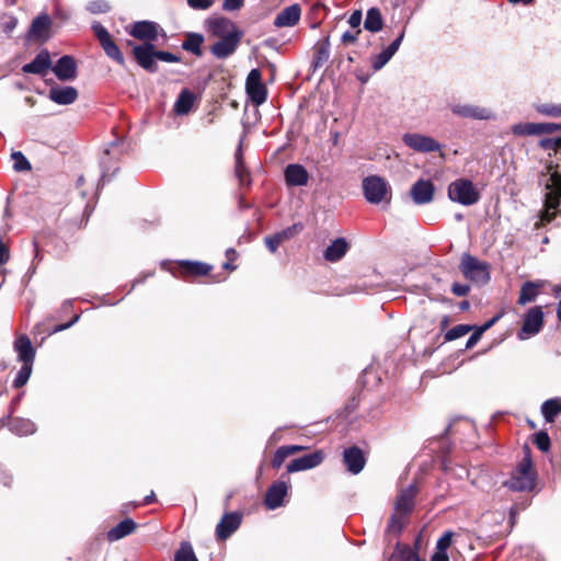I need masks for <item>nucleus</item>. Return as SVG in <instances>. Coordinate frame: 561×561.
<instances>
[{
	"label": "nucleus",
	"mask_w": 561,
	"mask_h": 561,
	"mask_svg": "<svg viewBox=\"0 0 561 561\" xmlns=\"http://www.w3.org/2000/svg\"><path fill=\"white\" fill-rule=\"evenodd\" d=\"M417 494L416 485L410 484L400 491L394 503V514L390 517L388 530L391 533H400L403 528V517L409 515L414 508V499Z\"/></svg>",
	"instance_id": "3"
},
{
	"label": "nucleus",
	"mask_w": 561,
	"mask_h": 561,
	"mask_svg": "<svg viewBox=\"0 0 561 561\" xmlns=\"http://www.w3.org/2000/svg\"><path fill=\"white\" fill-rule=\"evenodd\" d=\"M133 54L140 67L149 72L157 71V50H154V46L151 43H145L142 45L134 46Z\"/></svg>",
	"instance_id": "13"
},
{
	"label": "nucleus",
	"mask_w": 561,
	"mask_h": 561,
	"mask_svg": "<svg viewBox=\"0 0 561 561\" xmlns=\"http://www.w3.org/2000/svg\"><path fill=\"white\" fill-rule=\"evenodd\" d=\"M174 561H198L190 542H182L174 554Z\"/></svg>",
	"instance_id": "42"
},
{
	"label": "nucleus",
	"mask_w": 561,
	"mask_h": 561,
	"mask_svg": "<svg viewBox=\"0 0 561 561\" xmlns=\"http://www.w3.org/2000/svg\"><path fill=\"white\" fill-rule=\"evenodd\" d=\"M404 38V30L399 34V36L382 51L377 54L371 61V67L374 70H380L387 62L392 58V56L398 51L402 41Z\"/></svg>",
	"instance_id": "26"
},
{
	"label": "nucleus",
	"mask_w": 561,
	"mask_h": 561,
	"mask_svg": "<svg viewBox=\"0 0 561 561\" xmlns=\"http://www.w3.org/2000/svg\"><path fill=\"white\" fill-rule=\"evenodd\" d=\"M49 99L56 104L69 105L78 99V91L73 87H53L49 90Z\"/></svg>",
	"instance_id": "28"
},
{
	"label": "nucleus",
	"mask_w": 561,
	"mask_h": 561,
	"mask_svg": "<svg viewBox=\"0 0 561 561\" xmlns=\"http://www.w3.org/2000/svg\"><path fill=\"white\" fill-rule=\"evenodd\" d=\"M92 30L106 56L116 61L117 64H119L121 66H124L125 58L123 56V53L121 51L116 43L113 41L108 31L101 23L98 22L92 24Z\"/></svg>",
	"instance_id": "7"
},
{
	"label": "nucleus",
	"mask_w": 561,
	"mask_h": 561,
	"mask_svg": "<svg viewBox=\"0 0 561 561\" xmlns=\"http://www.w3.org/2000/svg\"><path fill=\"white\" fill-rule=\"evenodd\" d=\"M284 176L288 186H304L309 180L308 171L298 163L288 164L285 168Z\"/></svg>",
	"instance_id": "24"
},
{
	"label": "nucleus",
	"mask_w": 561,
	"mask_h": 561,
	"mask_svg": "<svg viewBox=\"0 0 561 561\" xmlns=\"http://www.w3.org/2000/svg\"><path fill=\"white\" fill-rule=\"evenodd\" d=\"M540 182L545 186V208L540 215V222L546 225L551 222L558 213L561 201V174L553 165L549 164L547 173L542 174Z\"/></svg>",
	"instance_id": "1"
},
{
	"label": "nucleus",
	"mask_w": 561,
	"mask_h": 561,
	"mask_svg": "<svg viewBox=\"0 0 561 561\" xmlns=\"http://www.w3.org/2000/svg\"><path fill=\"white\" fill-rule=\"evenodd\" d=\"M13 350L19 362L22 364H34L36 352L27 335L18 336L13 343Z\"/></svg>",
	"instance_id": "22"
},
{
	"label": "nucleus",
	"mask_w": 561,
	"mask_h": 561,
	"mask_svg": "<svg viewBox=\"0 0 561 561\" xmlns=\"http://www.w3.org/2000/svg\"><path fill=\"white\" fill-rule=\"evenodd\" d=\"M543 325V311L541 307L530 308L525 314L523 325L517 333L519 340H527L538 334Z\"/></svg>",
	"instance_id": "8"
},
{
	"label": "nucleus",
	"mask_w": 561,
	"mask_h": 561,
	"mask_svg": "<svg viewBox=\"0 0 561 561\" xmlns=\"http://www.w3.org/2000/svg\"><path fill=\"white\" fill-rule=\"evenodd\" d=\"M304 229V226L301 222H296L278 232H275L274 234L267 236L264 239L265 245L268 249L270 252L275 253L278 249V247L287 240H290L296 234L301 232Z\"/></svg>",
	"instance_id": "16"
},
{
	"label": "nucleus",
	"mask_w": 561,
	"mask_h": 561,
	"mask_svg": "<svg viewBox=\"0 0 561 561\" xmlns=\"http://www.w3.org/2000/svg\"><path fill=\"white\" fill-rule=\"evenodd\" d=\"M157 59L165 62H180L181 58L172 53L157 50Z\"/></svg>",
	"instance_id": "57"
},
{
	"label": "nucleus",
	"mask_w": 561,
	"mask_h": 561,
	"mask_svg": "<svg viewBox=\"0 0 561 561\" xmlns=\"http://www.w3.org/2000/svg\"><path fill=\"white\" fill-rule=\"evenodd\" d=\"M304 449H306V447L300 445H285L278 447L271 461L272 467L274 469H279L286 458Z\"/></svg>",
	"instance_id": "32"
},
{
	"label": "nucleus",
	"mask_w": 561,
	"mask_h": 561,
	"mask_svg": "<svg viewBox=\"0 0 561 561\" xmlns=\"http://www.w3.org/2000/svg\"><path fill=\"white\" fill-rule=\"evenodd\" d=\"M528 503L524 504L522 507H518L517 504H514L510 510V523L511 525H514L516 522L517 514L520 510H524Z\"/></svg>",
	"instance_id": "61"
},
{
	"label": "nucleus",
	"mask_w": 561,
	"mask_h": 561,
	"mask_svg": "<svg viewBox=\"0 0 561 561\" xmlns=\"http://www.w3.org/2000/svg\"><path fill=\"white\" fill-rule=\"evenodd\" d=\"M383 27V19L378 8L373 7L367 10L364 21V28L371 33H377Z\"/></svg>",
	"instance_id": "33"
},
{
	"label": "nucleus",
	"mask_w": 561,
	"mask_h": 561,
	"mask_svg": "<svg viewBox=\"0 0 561 561\" xmlns=\"http://www.w3.org/2000/svg\"><path fill=\"white\" fill-rule=\"evenodd\" d=\"M489 268L490 266L486 262L479 261L468 252L461 255L459 270L467 279L476 284L484 285L490 280Z\"/></svg>",
	"instance_id": "5"
},
{
	"label": "nucleus",
	"mask_w": 561,
	"mask_h": 561,
	"mask_svg": "<svg viewBox=\"0 0 561 561\" xmlns=\"http://www.w3.org/2000/svg\"><path fill=\"white\" fill-rule=\"evenodd\" d=\"M209 31L214 36L225 37L230 33H242L236 24L227 18H214L208 20Z\"/></svg>",
	"instance_id": "27"
},
{
	"label": "nucleus",
	"mask_w": 561,
	"mask_h": 561,
	"mask_svg": "<svg viewBox=\"0 0 561 561\" xmlns=\"http://www.w3.org/2000/svg\"><path fill=\"white\" fill-rule=\"evenodd\" d=\"M87 10L92 14H101L108 12L111 7L105 0H92L87 4Z\"/></svg>",
	"instance_id": "48"
},
{
	"label": "nucleus",
	"mask_w": 561,
	"mask_h": 561,
	"mask_svg": "<svg viewBox=\"0 0 561 561\" xmlns=\"http://www.w3.org/2000/svg\"><path fill=\"white\" fill-rule=\"evenodd\" d=\"M194 101H195L194 93L191 92L188 89H184L179 94V96L174 103L173 111L178 115H186L192 110V107L194 105Z\"/></svg>",
	"instance_id": "31"
},
{
	"label": "nucleus",
	"mask_w": 561,
	"mask_h": 561,
	"mask_svg": "<svg viewBox=\"0 0 561 561\" xmlns=\"http://www.w3.org/2000/svg\"><path fill=\"white\" fill-rule=\"evenodd\" d=\"M136 523L131 518H125L108 530L107 538L110 541L119 540L131 534L136 529Z\"/></svg>",
	"instance_id": "30"
},
{
	"label": "nucleus",
	"mask_w": 561,
	"mask_h": 561,
	"mask_svg": "<svg viewBox=\"0 0 561 561\" xmlns=\"http://www.w3.org/2000/svg\"><path fill=\"white\" fill-rule=\"evenodd\" d=\"M450 201L463 206H471L480 199V193L470 180L458 179L448 185Z\"/></svg>",
	"instance_id": "6"
},
{
	"label": "nucleus",
	"mask_w": 561,
	"mask_h": 561,
	"mask_svg": "<svg viewBox=\"0 0 561 561\" xmlns=\"http://www.w3.org/2000/svg\"><path fill=\"white\" fill-rule=\"evenodd\" d=\"M204 36L199 33H188L182 43V48L186 51L194 54L195 56H202V44Z\"/></svg>",
	"instance_id": "36"
},
{
	"label": "nucleus",
	"mask_w": 561,
	"mask_h": 561,
	"mask_svg": "<svg viewBox=\"0 0 561 561\" xmlns=\"http://www.w3.org/2000/svg\"><path fill=\"white\" fill-rule=\"evenodd\" d=\"M323 459L324 453L322 450H316L313 453L293 459L287 465L286 469L288 473L313 469L320 466Z\"/></svg>",
	"instance_id": "14"
},
{
	"label": "nucleus",
	"mask_w": 561,
	"mask_h": 561,
	"mask_svg": "<svg viewBox=\"0 0 561 561\" xmlns=\"http://www.w3.org/2000/svg\"><path fill=\"white\" fill-rule=\"evenodd\" d=\"M244 0H224L222 9L226 11H237L243 7Z\"/></svg>",
	"instance_id": "58"
},
{
	"label": "nucleus",
	"mask_w": 561,
	"mask_h": 561,
	"mask_svg": "<svg viewBox=\"0 0 561 561\" xmlns=\"http://www.w3.org/2000/svg\"><path fill=\"white\" fill-rule=\"evenodd\" d=\"M538 113L549 117H561V104L543 103L536 106Z\"/></svg>",
	"instance_id": "46"
},
{
	"label": "nucleus",
	"mask_w": 561,
	"mask_h": 561,
	"mask_svg": "<svg viewBox=\"0 0 561 561\" xmlns=\"http://www.w3.org/2000/svg\"><path fill=\"white\" fill-rule=\"evenodd\" d=\"M540 129L537 123H519L512 126V133L515 136H533L538 135Z\"/></svg>",
	"instance_id": "41"
},
{
	"label": "nucleus",
	"mask_w": 561,
	"mask_h": 561,
	"mask_svg": "<svg viewBox=\"0 0 561 561\" xmlns=\"http://www.w3.org/2000/svg\"><path fill=\"white\" fill-rule=\"evenodd\" d=\"M360 33H362V28H357V30L352 28V30L345 31L341 36V42L344 45L354 44L357 41L358 35Z\"/></svg>",
	"instance_id": "52"
},
{
	"label": "nucleus",
	"mask_w": 561,
	"mask_h": 561,
	"mask_svg": "<svg viewBox=\"0 0 561 561\" xmlns=\"http://www.w3.org/2000/svg\"><path fill=\"white\" fill-rule=\"evenodd\" d=\"M450 111L454 115L462 118L477 121H490L495 118V114L491 108L473 104H451Z\"/></svg>",
	"instance_id": "9"
},
{
	"label": "nucleus",
	"mask_w": 561,
	"mask_h": 561,
	"mask_svg": "<svg viewBox=\"0 0 561 561\" xmlns=\"http://www.w3.org/2000/svg\"><path fill=\"white\" fill-rule=\"evenodd\" d=\"M236 176L239 180L240 185H250L251 178L248 169L244 165L243 160L238 159V163L234 167Z\"/></svg>",
	"instance_id": "47"
},
{
	"label": "nucleus",
	"mask_w": 561,
	"mask_h": 561,
	"mask_svg": "<svg viewBox=\"0 0 561 561\" xmlns=\"http://www.w3.org/2000/svg\"><path fill=\"white\" fill-rule=\"evenodd\" d=\"M434 185L430 180H417L411 187L410 194L416 205H425L434 198Z\"/></svg>",
	"instance_id": "19"
},
{
	"label": "nucleus",
	"mask_w": 561,
	"mask_h": 561,
	"mask_svg": "<svg viewBox=\"0 0 561 561\" xmlns=\"http://www.w3.org/2000/svg\"><path fill=\"white\" fill-rule=\"evenodd\" d=\"M289 484L285 481L274 482L266 491L264 504L268 510H276L284 504Z\"/></svg>",
	"instance_id": "17"
},
{
	"label": "nucleus",
	"mask_w": 561,
	"mask_h": 561,
	"mask_svg": "<svg viewBox=\"0 0 561 561\" xmlns=\"http://www.w3.org/2000/svg\"><path fill=\"white\" fill-rule=\"evenodd\" d=\"M539 288L540 284L538 283L530 280L525 282L522 285L517 302L522 306H525L528 302L535 301L537 296L539 295Z\"/></svg>",
	"instance_id": "34"
},
{
	"label": "nucleus",
	"mask_w": 561,
	"mask_h": 561,
	"mask_svg": "<svg viewBox=\"0 0 561 561\" xmlns=\"http://www.w3.org/2000/svg\"><path fill=\"white\" fill-rule=\"evenodd\" d=\"M363 20V13L360 10H355L348 18L347 23L350 24L351 28H360Z\"/></svg>",
	"instance_id": "55"
},
{
	"label": "nucleus",
	"mask_w": 561,
	"mask_h": 561,
	"mask_svg": "<svg viewBox=\"0 0 561 561\" xmlns=\"http://www.w3.org/2000/svg\"><path fill=\"white\" fill-rule=\"evenodd\" d=\"M473 329H474V327L469 325V324H458V325H455L454 328H451L450 330H448L446 332L445 340L448 341V342L457 340V339L466 335L467 333H469Z\"/></svg>",
	"instance_id": "45"
},
{
	"label": "nucleus",
	"mask_w": 561,
	"mask_h": 561,
	"mask_svg": "<svg viewBox=\"0 0 561 561\" xmlns=\"http://www.w3.org/2000/svg\"><path fill=\"white\" fill-rule=\"evenodd\" d=\"M301 15V9L299 4H291L283 9L275 18L274 25L276 27H291L296 25Z\"/></svg>",
	"instance_id": "25"
},
{
	"label": "nucleus",
	"mask_w": 561,
	"mask_h": 561,
	"mask_svg": "<svg viewBox=\"0 0 561 561\" xmlns=\"http://www.w3.org/2000/svg\"><path fill=\"white\" fill-rule=\"evenodd\" d=\"M561 412V402L559 399H548L541 405V414L546 422H554L557 415Z\"/></svg>",
	"instance_id": "38"
},
{
	"label": "nucleus",
	"mask_w": 561,
	"mask_h": 561,
	"mask_svg": "<svg viewBox=\"0 0 561 561\" xmlns=\"http://www.w3.org/2000/svg\"><path fill=\"white\" fill-rule=\"evenodd\" d=\"M80 319V316L79 314H76L69 322L67 323H62V324H59L57 325L53 332H60V331H64V330H67L69 329L70 327H72L75 323H77Z\"/></svg>",
	"instance_id": "60"
},
{
	"label": "nucleus",
	"mask_w": 561,
	"mask_h": 561,
	"mask_svg": "<svg viewBox=\"0 0 561 561\" xmlns=\"http://www.w3.org/2000/svg\"><path fill=\"white\" fill-rule=\"evenodd\" d=\"M10 430L19 436H27L35 433L36 426L28 419L15 417L10 423Z\"/></svg>",
	"instance_id": "35"
},
{
	"label": "nucleus",
	"mask_w": 561,
	"mask_h": 561,
	"mask_svg": "<svg viewBox=\"0 0 561 561\" xmlns=\"http://www.w3.org/2000/svg\"><path fill=\"white\" fill-rule=\"evenodd\" d=\"M214 3V0H187V4L194 10H207Z\"/></svg>",
	"instance_id": "54"
},
{
	"label": "nucleus",
	"mask_w": 561,
	"mask_h": 561,
	"mask_svg": "<svg viewBox=\"0 0 561 561\" xmlns=\"http://www.w3.org/2000/svg\"><path fill=\"white\" fill-rule=\"evenodd\" d=\"M180 266L182 267V270L185 274L195 275V276L207 275L211 270V266L206 263L193 262V261H182L180 263Z\"/></svg>",
	"instance_id": "39"
},
{
	"label": "nucleus",
	"mask_w": 561,
	"mask_h": 561,
	"mask_svg": "<svg viewBox=\"0 0 561 561\" xmlns=\"http://www.w3.org/2000/svg\"><path fill=\"white\" fill-rule=\"evenodd\" d=\"M537 125L540 128L538 129V135L551 134L556 130L561 129V125L554 123H537Z\"/></svg>",
	"instance_id": "53"
},
{
	"label": "nucleus",
	"mask_w": 561,
	"mask_h": 561,
	"mask_svg": "<svg viewBox=\"0 0 561 561\" xmlns=\"http://www.w3.org/2000/svg\"><path fill=\"white\" fill-rule=\"evenodd\" d=\"M10 259L8 248L0 241V265L5 264Z\"/></svg>",
	"instance_id": "63"
},
{
	"label": "nucleus",
	"mask_w": 561,
	"mask_h": 561,
	"mask_svg": "<svg viewBox=\"0 0 561 561\" xmlns=\"http://www.w3.org/2000/svg\"><path fill=\"white\" fill-rule=\"evenodd\" d=\"M343 462L350 473L358 474L364 469L366 459L360 448L352 446L344 449Z\"/></svg>",
	"instance_id": "21"
},
{
	"label": "nucleus",
	"mask_w": 561,
	"mask_h": 561,
	"mask_svg": "<svg viewBox=\"0 0 561 561\" xmlns=\"http://www.w3.org/2000/svg\"><path fill=\"white\" fill-rule=\"evenodd\" d=\"M51 20L48 14H41L36 16L31 25V34L35 37H43L50 28Z\"/></svg>",
	"instance_id": "37"
},
{
	"label": "nucleus",
	"mask_w": 561,
	"mask_h": 561,
	"mask_svg": "<svg viewBox=\"0 0 561 561\" xmlns=\"http://www.w3.org/2000/svg\"><path fill=\"white\" fill-rule=\"evenodd\" d=\"M330 57V44L329 39H325L322 44L316 47L314 56L312 59L313 69L322 67Z\"/></svg>",
	"instance_id": "40"
},
{
	"label": "nucleus",
	"mask_w": 561,
	"mask_h": 561,
	"mask_svg": "<svg viewBox=\"0 0 561 561\" xmlns=\"http://www.w3.org/2000/svg\"><path fill=\"white\" fill-rule=\"evenodd\" d=\"M363 194L366 201L370 204L378 205L391 202V186L389 183L379 175H369L363 180L362 183Z\"/></svg>",
	"instance_id": "4"
},
{
	"label": "nucleus",
	"mask_w": 561,
	"mask_h": 561,
	"mask_svg": "<svg viewBox=\"0 0 561 561\" xmlns=\"http://www.w3.org/2000/svg\"><path fill=\"white\" fill-rule=\"evenodd\" d=\"M539 146L545 150H557L559 147H561V138L543 137L539 140Z\"/></svg>",
	"instance_id": "50"
},
{
	"label": "nucleus",
	"mask_w": 561,
	"mask_h": 561,
	"mask_svg": "<svg viewBox=\"0 0 561 561\" xmlns=\"http://www.w3.org/2000/svg\"><path fill=\"white\" fill-rule=\"evenodd\" d=\"M33 370V364H22V367L13 380L14 388H21L27 383Z\"/></svg>",
	"instance_id": "43"
},
{
	"label": "nucleus",
	"mask_w": 561,
	"mask_h": 561,
	"mask_svg": "<svg viewBox=\"0 0 561 561\" xmlns=\"http://www.w3.org/2000/svg\"><path fill=\"white\" fill-rule=\"evenodd\" d=\"M535 444L537 448L543 453L548 451L550 449V437L547 432H538L535 435Z\"/></svg>",
	"instance_id": "49"
},
{
	"label": "nucleus",
	"mask_w": 561,
	"mask_h": 561,
	"mask_svg": "<svg viewBox=\"0 0 561 561\" xmlns=\"http://www.w3.org/2000/svg\"><path fill=\"white\" fill-rule=\"evenodd\" d=\"M51 67V59L49 51L44 49L41 50L36 57L28 64L22 67L24 73H33L44 76L47 70Z\"/></svg>",
	"instance_id": "23"
},
{
	"label": "nucleus",
	"mask_w": 561,
	"mask_h": 561,
	"mask_svg": "<svg viewBox=\"0 0 561 561\" xmlns=\"http://www.w3.org/2000/svg\"><path fill=\"white\" fill-rule=\"evenodd\" d=\"M348 248L344 238H337L327 247L323 256L328 262H337L346 254Z\"/></svg>",
	"instance_id": "29"
},
{
	"label": "nucleus",
	"mask_w": 561,
	"mask_h": 561,
	"mask_svg": "<svg viewBox=\"0 0 561 561\" xmlns=\"http://www.w3.org/2000/svg\"><path fill=\"white\" fill-rule=\"evenodd\" d=\"M242 36L243 33H230L228 36L219 37V41L210 47V53L218 59L228 58L237 50Z\"/></svg>",
	"instance_id": "12"
},
{
	"label": "nucleus",
	"mask_w": 561,
	"mask_h": 561,
	"mask_svg": "<svg viewBox=\"0 0 561 561\" xmlns=\"http://www.w3.org/2000/svg\"><path fill=\"white\" fill-rule=\"evenodd\" d=\"M11 159L13 161V169L16 172H25L32 169L30 161L21 151H13Z\"/></svg>",
	"instance_id": "44"
},
{
	"label": "nucleus",
	"mask_w": 561,
	"mask_h": 561,
	"mask_svg": "<svg viewBox=\"0 0 561 561\" xmlns=\"http://www.w3.org/2000/svg\"><path fill=\"white\" fill-rule=\"evenodd\" d=\"M453 536H454V533L451 530L445 531L442 535V537L438 538L435 549L440 550V551H447L451 545Z\"/></svg>",
	"instance_id": "51"
},
{
	"label": "nucleus",
	"mask_w": 561,
	"mask_h": 561,
	"mask_svg": "<svg viewBox=\"0 0 561 561\" xmlns=\"http://www.w3.org/2000/svg\"><path fill=\"white\" fill-rule=\"evenodd\" d=\"M470 286L461 283H454L451 286V293L458 297H465L469 294Z\"/></svg>",
	"instance_id": "56"
},
{
	"label": "nucleus",
	"mask_w": 561,
	"mask_h": 561,
	"mask_svg": "<svg viewBox=\"0 0 561 561\" xmlns=\"http://www.w3.org/2000/svg\"><path fill=\"white\" fill-rule=\"evenodd\" d=\"M537 482V472L534 469L530 449L525 446L524 457L512 471L511 477L503 485L515 492H531Z\"/></svg>",
	"instance_id": "2"
},
{
	"label": "nucleus",
	"mask_w": 561,
	"mask_h": 561,
	"mask_svg": "<svg viewBox=\"0 0 561 561\" xmlns=\"http://www.w3.org/2000/svg\"><path fill=\"white\" fill-rule=\"evenodd\" d=\"M500 319V316H495L492 319L488 320L481 327H478V329L483 333L486 330H489L491 327L494 325V323Z\"/></svg>",
	"instance_id": "64"
},
{
	"label": "nucleus",
	"mask_w": 561,
	"mask_h": 561,
	"mask_svg": "<svg viewBox=\"0 0 561 561\" xmlns=\"http://www.w3.org/2000/svg\"><path fill=\"white\" fill-rule=\"evenodd\" d=\"M403 142L417 152H434L442 149V145L433 137L417 133H407L402 137Z\"/></svg>",
	"instance_id": "10"
},
{
	"label": "nucleus",
	"mask_w": 561,
	"mask_h": 561,
	"mask_svg": "<svg viewBox=\"0 0 561 561\" xmlns=\"http://www.w3.org/2000/svg\"><path fill=\"white\" fill-rule=\"evenodd\" d=\"M474 329H476L474 332L467 340L466 348L473 347L480 340L481 335L483 334L478 328H474Z\"/></svg>",
	"instance_id": "59"
},
{
	"label": "nucleus",
	"mask_w": 561,
	"mask_h": 561,
	"mask_svg": "<svg viewBox=\"0 0 561 561\" xmlns=\"http://www.w3.org/2000/svg\"><path fill=\"white\" fill-rule=\"evenodd\" d=\"M431 561H449L447 551H440L435 549V552L433 553Z\"/></svg>",
	"instance_id": "62"
},
{
	"label": "nucleus",
	"mask_w": 561,
	"mask_h": 561,
	"mask_svg": "<svg viewBox=\"0 0 561 561\" xmlns=\"http://www.w3.org/2000/svg\"><path fill=\"white\" fill-rule=\"evenodd\" d=\"M247 93L251 100L256 104H263L267 99V91L262 83V76L259 69H252L245 80Z\"/></svg>",
	"instance_id": "11"
},
{
	"label": "nucleus",
	"mask_w": 561,
	"mask_h": 561,
	"mask_svg": "<svg viewBox=\"0 0 561 561\" xmlns=\"http://www.w3.org/2000/svg\"><path fill=\"white\" fill-rule=\"evenodd\" d=\"M159 25L151 21L135 22L128 30V34L137 39L152 42L158 37Z\"/></svg>",
	"instance_id": "20"
},
{
	"label": "nucleus",
	"mask_w": 561,
	"mask_h": 561,
	"mask_svg": "<svg viewBox=\"0 0 561 561\" xmlns=\"http://www.w3.org/2000/svg\"><path fill=\"white\" fill-rule=\"evenodd\" d=\"M50 69L60 81L75 80L78 75L77 61L70 55L60 57Z\"/></svg>",
	"instance_id": "15"
},
{
	"label": "nucleus",
	"mask_w": 561,
	"mask_h": 561,
	"mask_svg": "<svg viewBox=\"0 0 561 561\" xmlns=\"http://www.w3.org/2000/svg\"><path fill=\"white\" fill-rule=\"evenodd\" d=\"M242 515L238 512L226 513L216 527V535L219 539L226 540L241 525Z\"/></svg>",
	"instance_id": "18"
}]
</instances>
